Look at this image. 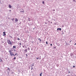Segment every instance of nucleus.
<instances>
[{"mask_svg":"<svg viewBox=\"0 0 76 76\" xmlns=\"http://www.w3.org/2000/svg\"><path fill=\"white\" fill-rule=\"evenodd\" d=\"M9 53H10V55L11 56H16V55H18V53H16V54H14V53L12 52L11 51V50H10L9 51Z\"/></svg>","mask_w":76,"mask_h":76,"instance_id":"1","label":"nucleus"},{"mask_svg":"<svg viewBox=\"0 0 76 76\" xmlns=\"http://www.w3.org/2000/svg\"><path fill=\"white\" fill-rule=\"evenodd\" d=\"M7 42L8 44H10V45H12V42H11V41L9 39L7 40Z\"/></svg>","mask_w":76,"mask_h":76,"instance_id":"2","label":"nucleus"},{"mask_svg":"<svg viewBox=\"0 0 76 76\" xmlns=\"http://www.w3.org/2000/svg\"><path fill=\"white\" fill-rule=\"evenodd\" d=\"M4 34L3 35V36H5V35H6V34H5V32H3Z\"/></svg>","mask_w":76,"mask_h":76,"instance_id":"3","label":"nucleus"},{"mask_svg":"<svg viewBox=\"0 0 76 76\" xmlns=\"http://www.w3.org/2000/svg\"><path fill=\"white\" fill-rule=\"evenodd\" d=\"M15 22H18V19H17V18H15Z\"/></svg>","mask_w":76,"mask_h":76,"instance_id":"4","label":"nucleus"},{"mask_svg":"<svg viewBox=\"0 0 76 76\" xmlns=\"http://www.w3.org/2000/svg\"><path fill=\"white\" fill-rule=\"evenodd\" d=\"M24 51H25V52H26V53H27V52H28V50L27 49H25V50H24Z\"/></svg>","mask_w":76,"mask_h":76,"instance_id":"5","label":"nucleus"},{"mask_svg":"<svg viewBox=\"0 0 76 76\" xmlns=\"http://www.w3.org/2000/svg\"><path fill=\"white\" fill-rule=\"evenodd\" d=\"M9 8H12V6L10 5H9Z\"/></svg>","mask_w":76,"mask_h":76,"instance_id":"6","label":"nucleus"},{"mask_svg":"<svg viewBox=\"0 0 76 76\" xmlns=\"http://www.w3.org/2000/svg\"><path fill=\"white\" fill-rule=\"evenodd\" d=\"M42 73L41 72V73L40 74V76H42Z\"/></svg>","mask_w":76,"mask_h":76,"instance_id":"7","label":"nucleus"},{"mask_svg":"<svg viewBox=\"0 0 76 76\" xmlns=\"http://www.w3.org/2000/svg\"><path fill=\"white\" fill-rule=\"evenodd\" d=\"M38 40H39V41H40V42L41 41H42V40H41V39L39 38Z\"/></svg>","mask_w":76,"mask_h":76,"instance_id":"8","label":"nucleus"},{"mask_svg":"<svg viewBox=\"0 0 76 76\" xmlns=\"http://www.w3.org/2000/svg\"><path fill=\"white\" fill-rule=\"evenodd\" d=\"M13 48H16V46H13Z\"/></svg>","mask_w":76,"mask_h":76,"instance_id":"9","label":"nucleus"},{"mask_svg":"<svg viewBox=\"0 0 76 76\" xmlns=\"http://www.w3.org/2000/svg\"><path fill=\"white\" fill-rule=\"evenodd\" d=\"M46 45H48V42H46Z\"/></svg>","mask_w":76,"mask_h":76,"instance_id":"10","label":"nucleus"},{"mask_svg":"<svg viewBox=\"0 0 76 76\" xmlns=\"http://www.w3.org/2000/svg\"><path fill=\"white\" fill-rule=\"evenodd\" d=\"M20 12H23V13H24V10H23V11H21Z\"/></svg>","mask_w":76,"mask_h":76,"instance_id":"11","label":"nucleus"},{"mask_svg":"<svg viewBox=\"0 0 76 76\" xmlns=\"http://www.w3.org/2000/svg\"><path fill=\"white\" fill-rule=\"evenodd\" d=\"M0 61L1 62V61H2V60H1V59L0 58Z\"/></svg>","mask_w":76,"mask_h":76,"instance_id":"12","label":"nucleus"},{"mask_svg":"<svg viewBox=\"0 0 76 76\" xmlns=\"http://www.w3.org/2000/svg\"><path fill=\"white\" fill-rule=\"evenodd\" d=\"M59 31H61V28H59Z\"/></svg>","mask_w":76,"mask_h":76,"instance_id":"13","label":"nucleus"},{"mask_svg":"<svg viewBox=\"0 0 76 76\" xmlns=\"http://www.w3.org/2000/svg\"><path fill=\"white\" fill-rule=\"evenodd\" d=\"M14 60H15L16 59V57H15L13 59Z\"/></svg>","mask_w":76,"mask_h":76,"instance_id":"14","label":"nucleus"},{"mask_svg":"<svg viewBox=\"0 0 76 76\" xmlns=\"http://www.w3.org/2000/svg\"><path fill=\"white\" fill-rule=\"evenodd\" d=\"M28 50H30V48H28Z\"/></svg>","mask_w":76,"mask_h":76,"instance_id":"15","label":"nucleus"},{"mask_svg":"<svg viewBox=\"0 0 76 76\" xmlns=\"http://www.w3.org/2000/svg\"><path fill=\"white\" fill-rule=\"evenodd\" d=\"M11 19H12V21H13V20H14V18Z\"/></svg>","mask_w":76,"mask_h":76,"instance_id":"16","label":"nucleus"},{"mask_svg":"<svg viewBox=\"0 0 76 76\" xmlns=\"http://www.w3.org/2000/svg\"><path fill=\"white\" fill-rule=\"evenodd\" d=\"M7 70H10V69H9V68H8L7 69Z\"/></svg>","mask_w":76,"mask_h":76,"instance_id":"17","label":"nucleus"},{"mask_svg":"<svg viewBox=\"0 0 76 76\" xmlns=\"http://www.w3.org/2000/svg\"><path fill=\"white\" fill-rule=\"evenodd\" d=\"M18 40H20V39L19 38H18Z\"/></svg>","mask_w":76,"mask_h":76,"instance_id":"18","label":"nucleus"},{"mask_svg":"<svg viewBox=\"0 0 76 76\" xmlns=\"http://www.w3.org/2000/svg\"><path fill=\"white\" fill-rule=\"evenodd\" d=\"M32 69H33V68H32V67L31 68V70H32Z\"/></svg>","mask_w":76,"mask_h":76,"instance_id":"19","label":"nucleus"},{"mask_svg":"<svg viewBox=\"0 0 76 76\" xmlns=\"http://www.w3.org/2000/svg\"><path fill=\"white\" fill-rule=\"evenodd\" d=\"M53 48L54 49L55 48L56 49V47H54Z\"/></svg>","mask_w":76,"mask_h":76,"instance_id":"20","label":"nucleus"},{"mask_svg":"<svg viewBox=\"0 0 76 76\" xmlns=\"http://www.w3.org/2000/svg\"><path fill=\"white\" fill-rule=\"evenodd\" d=\"M34 66V63L32 65V66Z\"/></svg>","mask_w":76,"mask_h":76,"instance_id":"21","label":"nucleus"},{"mask_svg":"<svg viewBox=\"0 0 76 76\" xmlns=\"http://www.w3.org/2000/svg\"><path fill=\"white\" fill-rule=\"evenodd\" d=\"M42 3L43 4H44V1H43Z\"/></svg>","mask_w":76,"mask_h":76,"instance_id":"22","label":"nucleus"},{"mask_svg":"<svg viewBox=\"0 0 76 76\" xmlns=\"http://www.w3.org/2000/svg\"><path fill=\"white\" fill-rule=\"evenodd\" d=\"M52 45H53L52 44H50V46H52Z\"/></svg>","mask_w":76,"mask_h":76,"instance_id":"23","label":"nucleus"},{"mask_svg":"<svg viewBox=\"0 0 76 76\" xmlns=\"http://www.w3.org/2000/svg\"><path fill=\"white\" fill-rule=\"evenodd\" d=\"M26 57H27L28 56V55H27V54H26Z\"/></svg>","mask_w":76,"mask_h":76,"instance_id":"24","label":"nucleus"},{"mask_svg":"<svg viewBox=\"0 0 76 76\" xmlns=\"http://www.w3.org/2000/svg\"><path fill=\"white\" fill-rule=\"evenodd\" d=\"M71 42H72V40H71V41L69 42L70 43Z\"/></svg>","mask_w":76,"mask_h":76,"instance_id":"25","label":"nucleus"},{"mask_svg":"<svg viewBox=\"0 0 76 76\" xmlns=\"http://www.w3.org/2000/svg\"><path fill=\"white\" fill-rule=\"evenodd\" d=\"M10 38H12V36H10Z\"/></svg>","mask_w":76,"mask_h":76,"instance_id":"26","label":"nucleus"},{"mask_svg":"<svg viewBox=\"0 0 76 76\" xmlns=\"http://www.w3.org/2000/svg\"><path fill=\"white\" fill-rule=\"evenodd\" d=\"M39 59V58H37V60H38V59Z\"/></svg>","mask_w":76,"mask_h":76,"instance_id":"27","label":"nucleus"},{"mask_svg":"<svg viewBox=\"0 0 76 76\" xmlns=\"http://www.w3.org/2000/svg\"><path fill=\"white\" fill-rule=\"evenodd\" d=\"M20 45H21V43H20Z\"/></svg>","mask_w":76,"mask_h":76,"instance_id":"28","label":"nucleus"},{"mask_svg":"<svg viewBox=\"0 0 76 76\" xmlns=\"http://www.w3.org/2000/svg\"><path fill=\"white\" fill-rule=\"evenodd\" d=\"M73 67H75V66H73Z\"/></svg>","mask_w":76,"mask_h":76,"instance_id":"29","label":"nucleus"},{"mask_svg":"<svg viewBox=\"0 0 76 76\" xmlns=\"http://www.w3.org/2000/svg\"><path fill=\"white\" fill-rule=\"evenodd\" d=\"M74 1H75V0H73Z\"/></svg>","mask_w":76,"mask_h":76,"instance_id":"30","label":"nucleus"},{"mask_svg":"<svg viewBox=\"0 0 76 76\" xmlns=\"http://www.w3.org/2000/svg\"><path fill=\"white\" fill-rule=\"evenodd\" d=\"M58 29H59V28H58L57 29V30H58Z\"/></svg>","mask_w":76,"mask_h":76,"instance_id":"31","label":"nucleus"},{"mask_svg":"<svg viewBox=\"0 0 76 76\" xmlns=\"http://www.w3.org/2000/svg\"><path fill=\"white\" fill-rule=\"evenodd\" d=\"M76 45V43H75V45Z\"/></svg>","mask_w":76,"mask_h":76,"instance_id":"32","label":"nucleus"},{"mask_svg":"<svg viewBox=\"0 0 76 76\" xmlns=\"http://www.w3.org/2000/svg\"><path fill=\"white\" fill-rule=\"evenodd\" d=\"M9 11H10V12H11V10H9Z\"/></svg>","mask_w":76,"mask_h":76,"instance_id":"33","label":"nucleus"},{"mask_svg":"<svg viewBox=\"0 0 76 76\" xmlns=\"http://www.w3.org/2000/svg\"><path fill=\"white\" fill-rule=\"evenodd\" d=\"M53 10V11H55V10Z\"/></svg>","mask_w":76,"mask_h":76,"instance_id":"34","label":"nucleus"},{"mask_svg":"<svg viewBox=\"0 0 76 76\" xmlns=\"http://www.w3.org/2000/svg\"><path fill=\"white\" fill-rule=\"evenodd\" d=\"M51 23H52V22H51Z\"/></svg>","mask_w":76,"mask_h":76,"instance_id":"35","label":"nucleus"},{"mask_svg":"<svg viewBox=\"0 0 76 76\" xmlns=\"http://www.w3.org/2000/svg\"><path fill=\"white\" fill-rule=\"evenodd\" d=\"M69 73H70V72H69Z\"/></svg>","mask_w":76,"mask_h":76,"instance_id":"36","label":"nucleus"},{"mask_svg":"<svg viewBox=\"0 0 76 76\" xmlns=\"http://www.w3.org/2000/svg\"><path fill=\"white\" fill-rule=\"evenodd\" d=\"M12 51H13V50H12Z\"/></svg>","mask_w":76,"mask_h":76,"instance_id":"37","label":"nucleus"}]
</instances>
